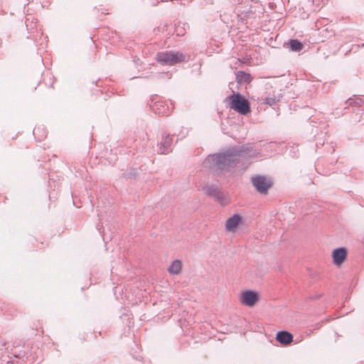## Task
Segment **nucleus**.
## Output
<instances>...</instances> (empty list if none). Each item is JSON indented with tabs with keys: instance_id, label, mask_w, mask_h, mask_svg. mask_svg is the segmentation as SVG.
Instances as JSON below:
<instances>
[{
	"instance_id": "obj_4",
	"label": "nucleus",
	"mask_w": 364,
	"mask_h": 364,
	"mask_svg": "<svg viewBox=\"0 0 364 364\" xmlns=\"http://www.w3.org/2000/svg\"><path fill=\"white\" fill-rule=\"evenodd\" d=\"M157 99V95L151 97L148 102L150 109L152 110V112L159 115L168 114L171 112V109H173V107H171L172 105L171 103L168 105V103L166 102Z\"/></svg>"
},
{
	"instance_id": "obj_6",
	"label": "nucleus",
	"mask_w": 364,
	"mask_h": 364,
	"mask_svg": "<svg viewBox=\"0 0 364 364\" xmlns=\"http://www.w3.org/2000/svg\"><path fill=\"white\" fill-rule=\"evenodd\" d=\"M259 299V295L257 291L245 290L242 293L240 301L247 306H254Z\"/></svg>"
},
{
	"instance_id": "obj_13",
	"label": "nucleus",
	"mask_w": 364,
	"mask_h": 364,
	"mask_svg": "<svg viewBox=\"0 0 364 364\" xmlns=\"http://www.w3.org/2000/svg\"><path fill=\"white\" fill-rule=\"evenodd\" d=\"M122 176L128 180H136L140 177V173L137 171L136 168H130L122 173Z\"/></svg>"
},
{
	"instance_id": "obj_21",
	"label": "nucleus",
	"mask_w": 364,
	"mask_h": 364,
	"mask_svg": "<svg viewBox=\"0 0 364 364\" xmlns=\"http://www.w3.org/2000/svg\"><path fill=\"white\" fill-rule=\"evenodd\" d=\"M24 355H25L24 351L21 350L18 354H14V356L16 358H21L23 357Z\"/></svg>"
},
{
	"instance_id": "obj_8",
	"label": "nucleus",
	"mask_w": 364,
	"mask_h": 364,
	"mask_svg": "<svg viewBox=\"0 0 364 364\" xmlns=\"http://www.w3.org/2000/svg\"><path fill=\"white\" fill-rule=\"evenodd\" d=\"M348 251L345 247H341L333 250L332 252L333 263L338 266L342 264L346 259Z\"/></svg>"
},
{
	"instance_id": "obj_1",
	"label": "nucleus",
	"mask_w": 364,
	"mask_h": 364,
	"mask_svg": "<svg viewBox=\"0 0 364 364\" xmlns=\"http://www.w3.org/2000/svg\"><path fill=\"white\" fill-rule=\"evenodd\" d=\"M250 152V148L245 145L233 146L224 151L208 155L203 164L211 172L220 176L237 166L240 160Z\"/></svg>"
},
{
	"instance_id": "obj_24",
	"label": "nucleus",
	"mask_w": 364,
	"mask_h": 364,
	"mask_svg": "<svg viewBox=\"0 0 364 364\" xmlns=\"http://www.w3.org/2000/svg\"><path fill=\"white\" fill-rule=\"evenodd\" d=\"M7 364H11V362L8 361V362H7Z\"/></svg>"
},
{
	"instance_id": "obj_10",
	"label": "nucleus",
	"mask_w": 364,
	"mask_h": 364,
	"mask_svg": "<svg viewBox=\"0 0 364 364\" xmlns=\"http://www.w3.org/2000/svg\"><path fill=\"white\" fill-rule=\"evenodd\" d=\"M276 340L282 345L287 346L293 341V336L287 331H280L276 335Z\"/></svg>"
},
{
	"instance_id": "obj_2",
	"label": "nucleus",
	"mask_w": 364,
	"mask_h": 364,
	"mask_svg": "<svg viewBox=\"0 0 364 364\" xmlns=\"http://www.w3.org/2000/svg\"><path fill=\"white\" fill-rule=\"evenodd\" d=\"M156 59L162 65H174L187 61V56L180 51H163L156 54Z\"/></svg>"
},
{
	"instance_id": "obj_7",
	"label": "nucleus",
	"mask_w": 364,
	"mask_h": 364,
	"mask_svg": "<svg viewBox=\"0 0 364 364\" xmlns=\"http://www.w3.org/2000/svg\"><path fill=\"white\" fill-rule=\"evenodd\" d=\"M172 137L169 134L164 133L162 134V138L159 144V149L158 153L160 154H168L172 151Z\"/></svg>"
},
{
	"instance_id": "obj_17",
	"label": "nucleus",
	"mask_w": 364,
	"mask_h": 364,
	"mask_svg": "<svg viewBox=\"0 0 364 364\" xmlns=\"http://www.w3.org/2000/svg\"><path fill=\"white\" fill-rule=\"evenodd\" d=\"M346 103L352 107H361L364 101L360 97H355V99L350 97L347 100Z\"/></svg>"
},
{
	"instance_id": "obj_14",
	"label": "nucleus",
	"mask_w": 364,
	"mask_h": 364,
	"mask_svg": "<svg viewBox=\"0 0 364 364\" xmlns=\"http://www.w3.org/2000/svg\"><path fill=\"white\" fill-rule=\"evenodd\" d=\"M182 263L180 260H174L168 268V272L171 274H178L181 272Z\"/></svg>"
},
{
	"instance_id": "obj_16",
	"label": "nucleus",
	"mask_w": 364,
	"mask_h": 364,
	"mask_svg": "<svg viewBox=\"0 0 364 364\" xmlns=\"http://www.w3.org/2000/svg\"><path fill=\"white\" fill-rule=\"evenodd\" d=\"M25 23L27 27V29L31 31L30 33L33 36V37H37L38 31L37 29L36 22L34 23L33 20L30 21V18H27Z\"/></svg>"
},
{
	"instance_id": "obj_18",
	"label": "nucleus",
	"mask_w": 364,
	"mask_h": 364,
	"mask_svg": "<svg viewBox=\"0 0 364 364\" xmlns=\"http://www.w3.org/2000/svg\"><path fill=\"white\" fill-rule=\"evenodd\" d=\"M215 201L219 203L222 206H225L229 204L230 198L227 194L223 192Z\"/></svg>"
},
{
	"instance_id": "obj_19",
	"label": "nucleus",
	"mask_w": 364,
	"mask_h": 364,
	"mask_svg": "<svg viewBox=\"0 0 364 364\" xmlns=\"http://www.w3.org/2000/svg\"><path fill=\"white\" fill-rule=\"evenodd\" d=\"M279 101V99L276 97H267L263 99V102L269 106L275 105Z\"/></svg>"
},
{
	"instance_id": "obj_3",
	"label": "nucleus",
	"mask_w": 364,
	"mask_h": 364,
	"mask_svg": "<svg viewBox=\"0 0 364 364\" xmlns=\"http://www.w3.org/2000/svg\"><path fill=\"white\" fill-rule=\"evenodd\" d=\"M230 109L240 114L246 115L251 112L249 102L239 92L228 97Z\"/></svg>"
},
{
	"instance_id": "obj_15",
	"label": "nucleus",
	"mask_w": 364,
	"mask_h": 364,
	"mask_svg": "<svg viewBox=\"0 0 364 364\" xmlns=\"http://www.w3.org/2000/svg\"><path fill=\"white\" fill-rule=\"evenodd\" d=\"M288 45L290 50L294 52H299L304 48V44L298 39L290 40Z\"/></svg>"
},
{
	"instance_id": "obj_23",
	"label": "nucleus",
	"mask_w": 364,
	"mask_h": 364,
	"mask_svg": "<svg viewBox=\"0 0 364 364\" xmlns=\"http://www.w3.org/2000/svg\"><path fill=\"white\" fill-rule=\"evenodd\" d=\"M177 35H178V36H180V35H181V36H182V35H183V33H177Z\"/></svg>"
},
{
	"instance_id": "obj_11",
	"label": "nucleus",
	"mask_w": 364,
	"mask_h": 364,
	"mask_svg": "<svg viewBox=\"0 0 364 364\" xmlns=\"http://www.w3.org/2000/svg\"><path fill=\"white\" fill-rule=\"evenodd\" d=\"M205 192L208 196L213 198L215 200H216L223 193V191H220L215 184L207 186L205 188Z\"/></svg>"
},
{
	"instance_id": "obj_9",
	"label": "nucleus",
	"mask_w": 364,
	"mask_h": 364,
	"mask_svg": "<svg viewBox=\"0 0 364 364\" xmlns=\"http://www.w3.org/2000/svg\"><path fill=\"white\" fill-rule=\"evenodd\" d=\"M242 220V217L240 215L234 214L226 220L225 229L228 231H235Z\"/></svg>"
},
{
	"instance_id": "obj_22",
	"label": "nucleus",
	"mask_w": 364,
	"mask_h": 364,
	"mask_svg": "<svg viewBox=\"0 0 364 364\" xmlns=\"http://www.w3.org/2000/svg\"><path fill=\"white\" fill-rule=\"evenodd\" d=\"M38 129H39V127H35V128L33 129V134H34L35 136H36V132L38 131Z\"/></svg>"
},
{
	"instance_id": "obj_25",
	"label": "nucleus",
	"mask_w": 364,
	"mask_h": 364,
	"mask_svg": "<svg viewBox=\"0 0 364 364\" xmlns=\"http://www.w3.org/2000/svg\"><path fill=\"white\" fill-rule=\"evenodd\" d=\"M363 242L364 243V236H363Z\"/></svg>"
},
{
	"instance_id": "obj_5",
	"label": "nucleus",
	"mask_w": 364,
	"mask_h": 364,
	"mask_svg": "<svg viewBox=\"0 0 364 364\" xmlns=\"http://www.w3.org/2000/svg\"><path fill=\"white\" fill-rule=\"evenodd\" d=\"M251 182L258 193L264 195L268 193L269 189L273 186L271 178L262 175L252 177Z\"/></svg>"
},
{
	"instance_id": "obj_20",
	"label": "nucleus",
	"mask_w": 364,
	"mask_h": 364,
	"mask_svg": "<svg viewBox=\"0 0 364 364\" xmlns=\"http://www.w3.org/2000/svg\"><path fill=\"white\" fill-rule=\"evenodd\" d=\"M22 346V342L20 340H18V341L16 340L13 343V347H18V346Z\"/></svg>"
},
{
	"instance_id": "obj_12",
	"label": "nucleus",
	"mask_w": 364,
	"mask_h": 364,
	"mask_svg": "<svg viewBox=\"0 0 364 364\" xmlns=\"http://www.w3.org/2000/svg\"><path fill=\"white\" fill-rule=\"evenodd\" d=\"M236 81L238 84L250 83L252 80V77L250 73L244 71H238L236 74Z\"/></svg>"
}]
</instances>
